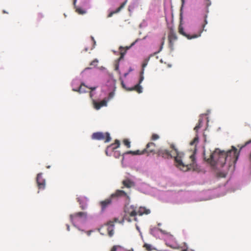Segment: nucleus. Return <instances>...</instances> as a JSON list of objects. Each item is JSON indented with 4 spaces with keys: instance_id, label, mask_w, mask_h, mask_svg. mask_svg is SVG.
Masks as SVG:
<instances>
[{
    "instance_id": "nucleus-33",
    "label": "nucleus",
    "mask_w": 251,
    "mask_h": 251,
    "mask_svg": "<svg viewBox=\"0 0 251 251\" xmlns=\"http://www.w3.org/2000/svg\"><path fill=\"white\" fill-rule=\"evenodd\" d=\"M206 4L207 6L210 5L211 2L209 0H206Z\"/></svg>"
},
{
    "instance_id": "nucleus-26",
    "label": "nucleus",
    "mask_w": 251,
    "mask_h": 251,
    "mask_svg": "<svg viewBox=\"0 0 251 251\" xmlns=\"http://www.w3.org/2000/svg\"><path fill=\"white\" fill-rule=\"evenodd\" d=\"M98 60L97 59H95L93 60L90 64L91 66H96L98 65Z\"/></svg>"
},
{
    "instance_id": "nucleus-11",
    "label": "nucleus",
    "mask_w": 251,
    "mask_h": 251,
    "mask_svg": "<svg viewBox=\"0 0 251 251\" xmlns=\"http://www.w3.org/2000/svg\"><path fill=\"white\" fill-rule=\"evenodd\" d=\"M42 173H39L36 177V182L39 189H44L46 186L45 179L43 177Z\"/></svg>"
},
{
    "instance_id": "nucleus-41",
    "label": "nucleus",
    "mask_w": 251,
    "mask_h": 251,
    "mask_svg": "<svg viewBox=\"0 0 251 251\" xmlns=\"http://www.w3.org/2000/svg\"><path fill=\"white\" fill-rule=\"evenodd\" d=\"M3 12L4 13H7V12H6L5 10H3Z\"/></svg>"
},
{
    "instance_id": "nucleus-20",
    "label": "nucleus",
    "mask_w": 251,
    "mask_h": 251,
    "mask_svg": "<svg viewBox=\"0 0 251 251\" xmlns=\"http://www.w3.org/2000/svg\"><path fill=\"white\" fill-rule=\"evenodd\" d=\"M88 88V87L86 86L84 83H81L79 87L78 90L73 89V91L78 92L80 93L86 92V89Z\"/></svg>"
},
{
    "instance_id": "nucleus-25",
    "label": "nucleus",
    "mask_w": 251,
    "mask_h": 251,
    "mask_svg": "<svg viewBox=\"0 0 251 251\" xmlns=\"http://www.w3.org/2000/svg\"><path fill=\"white\" fill-rule=\"evenodd\" d=\"M159 138V136L156 134H153L151 136V139L152 140H156Z\"/></svg>"
},
{
    "instance_id": "nucleus-15",
    "label": "nucleus",
    "mask_w": 251,
    "mask_h": 251,
    "mask_svg": "<svg viewBox=\"0 0 251 251\" xmlns=\"http://www.w3.org/2000/svg\"><path fill=\"white\" fill-rule=\"evenodd\" d=\"M77 201L80 204V207L82 209H84L87 207V202L88 199L87 198L84 197H80L77 198Z\"/></svg>"
},
{
    "instance_id": "nucleus-37",
    "label": "nucleus",
    "mask_w": 251,
    "mask_h": 251,
    "mask_svg": "<svg viewBox=\"0 0 251 251\" xmlns=\"http://www.w3.org/2000/svg\"><path fill=\"white\" fill-rule=\"evenodd\" d=\"M118 69H119V66H118V65H117L116 66L115 70H118Z\"/></svg>"
},
{
    "instance_id": "nucleus-8",
    "label": "nucleus",
    "mask_w": 251,
    "mask_h": 251,
    "mask_svg": "<svg viewBox=\"0 0 251 251\" xmlns=\"http://www.w3.org/2000/svg\"><path fill=\"white\" fill-rule=\"evenodd\" d=\"M169 46L173 50L175 43L177 40V37L176 33L173 30H171L168 34Z\"/></svg>"
},
{
    "instance_id": "nucleus-31",
    "label": "nucleus",
    "mask_w": 251,
    "mask_h": 251,
    "mask_svg": "<svg viewBox=\"0 0 251 251\" xmlns=\"http://www.w3.org/2000/svg\"><path fill=\"white\" fill-rule=\"evenodd\" d=\"M118 247H120V246H114L112 248L111 251H116Z\"/></svg>"
},
{
    "instance_id": "nucleus-5",
    "label": "nucleus",
    "mask_w": 251,
    "mask_h": 251,
    "mask_svg": "<svg viewBox=\"0 0 251 251\" xmlns=\"http://www.w3.org/2000/svg\"><path fill=\"white\" fill-rule=\"evenodd\" d=\"M203 123V120L202 118H200L199 120V122L196 126L194 127V130L195 131L196 134L195 138L193 140L190 142V144L191 146H194V151L193 152H195V154L196 152V145L199 142V136L198 135V130L200 128L202 127Z\"/></svg>"
},
{
    "instance_id": "nucleus-38",
    "label": "nucleus",
    "mask_w": 251,
    "mask_h": 251,
    "mask_svg": "<svg viewBox=\"0 0 251 251\" xmlns=\"http://www.w3.org/2000/svg\"><path fill=\"white\" fill-rule=\"evenodd\" d=\"M67 230H68V231H69V230H70V227H69V226L68 225L67 226Z\"/></svg>"
},
{
    "instance_id": "nucleus-19",
    "label": "nucleus",
    "mask_w": 251,
    "mask_h": 251,
    "mask_svg": "<svg viewBox=\"0 0 251 251\" xmlns=\"http://www.w3.org/2000/svg\"><path fill=\"white\" fill-rule=\"evenodd\" d=\"M150 209H147L145 207H140L138 210L137 214H138L140 216L142 215L143 214H148L150 213Z\"/></svg>"
},
{
    "instance_id": "nucleus-14",
    "label": "nucleus",
    "mask_w": 251,
    "mask_h": 251,
    "mask_svg": "<svg viewBox=\"0 0 251 251\" xmlns=\"http://www.w3.org/2000/svg\"><path fill=\"white\" fill-rule=\"evenodd\" d=\"M122 183L124 186V187H122V188H124V187L127 188H130L134 187L135 186L134 182L129 178H126L123 180Z\"/></svg>"
},
{
    "instance_id": "nucleus-30",
    "label": "nucleus",
    "mask_w": 251,
    "mask_h": 251,
    "mask_svg": "<svg viewBox=\"0 0 251 251\" xmlns=\"http://www.w3.org/2000/svg\"><path fill=\"white\" fill-rule=\"evenodd\" d=\"M144 247H145L148 251H151V246L150 245L145 244L144 245Z\"/></svg>"
},
{
    "instance_id": "nucleus-17",
    "label": "nucleus",
    "mask_w": 251,
    "mask_h": 251,
    "mask_svg": "<svg viewBox=\"0 0 251 251\" xmlns=\"http://www.w3.org/2000/svg\"><path fill=\"white\" fill-rule=\"evenodd\" d=\"M93 105L94 108L97 109H100L102 106H105L107 105V101L105 100H103L100 102H97L95 100H93Z\"/></svg>"
},
{
    "instance_id": "nucleus-43",
    "label": "nucleus",
    "mask_w": 251,
    "mask_h": 251,
    "mask_svg": "<svg viewBox=\"0 0 251 251\" xmlns=\"http://www.w3.org/2000/svg\"><path fill=\"white\" fill-rule=\"evenodd\" d=\"M50 168V166H47V168H48V169H49V168Z\"/></svg>"
},
{
    "instance_id": "nucleus-27",
    "label": "nucleus",
    "mask_w": 251,
    "mask_h": 251,
    "mask_svg": "<svg viewBox=\"0 0 251 251\" xmlns=\"http://www.w3.org/2000/svg\"><path fill=\"white\" fill-rule=\"evenodd\" d=\"M75 11L76 12L80 14H83L85 13V12L84 10H83L81 8L78 7L76 8Z\"/></svg>"
},
{
    "instance_id": "nucleus-6",
    "label": "nucleus",
    "mask_w": 251,
    "mask_h": 251,
    "mask_svg": "<svg viewBox=\"0 0 251 251\" xmlns=\"http://www.w3.org/2000/svg\"><path fill=\"white\" fill-rule=\"evenodd\" d=\"M92 138L97 140H104L105 143L109 142L111 139L109 133L101 132L94 133L92 135Z\"/></svg>"
},
{
    "instance_id": "nucleus-24",
    "label": "nucleus",
    "mask_w": 251,
    "mask_h": 251,
    "mask_svg": "<svg viewBox=\"0 0 251 251\" xmlns=\"http://www.w3.org/2000/svg\"><path fill=\"white\" fill-rule=\"evenodd\" d=\"M123 143L127 148H129L130 147V142L128 139H124L123 141Z\"/></svg>"
},
{
    "instance_id": "nucleus-36",
    "label": "nucleus",
    "mask_w": 251,
    "mask_h": 251,
    "mask_svg": "<svg viewBox=\"0 0 251 251\" xmlns=\"http://www.w3.org/2000/svg\"><path fill=\"white\" fill-rule=\"evenodd\" d=\"M76 2V0H74L73 4L75 6Z\"/></svg>"
},
{
    "instance_id": "nucleus-40",
    "label": "nucleus",
    "mask_w": 251,
    "mask_h": 251,
    "mask_svg": "<svg viewBox=\"0 0 251 251\" xmlns=\"http://www.w3.org/2000/svg\"><path fill=\"white\" fill-rule=\"evenodd\" d=\"M132 71V69L131 68H129V72H131V71Z\"/></svg>"
},
{
    "instance_id": "nucleus-34",
    "label": "nucleus",
    "mask_w": 251,
    "mask_h": 251,
    "mask_svg": "<svg viewBox=\"0 0 251 251\" xmlns=\"http://www.w3.org/2000/svg\"><path fill=\"white\" fill-rule=\"evenodd\" d=\"M128 74V73H125L124 75V76L125 77H126Z\"/></svg>"
},
{
    "instance_id": "nucleus-39",
    "label": "nucleus",
    "mask_w": 251,
    "mask_h": 251,
    "mask_svg": "<svg viewBox=\"0 0 251 251\" xmlns=\"http://www.w3.org/2000/svg\"><path fill=\"white\" fill-rule=\"evenodd\" d=\"M136 42V41H135V42H133V43L131 44V46H133V45L135 44V42Z\"/></svg>"
},
{
    "instance_id": "nucleus-1",
    "label": "nucleus",
    "mask_w": 251,
    "mask_h": 251,
    "mask_svg": "<svg viewBox=\"0 0 251 251\" xmlns=\"http://www.w3.org/2000/svg\"><path fill=\"white\" fill-rule=\"evenodd\" d=\"M170 148L173 151H169L164 149H159L156 153L158 156H161L164 158L169 159L173 158L175 155V160L176 163V167L184 172L190 170H195L197 168V164L195 152H193L189 155L188 160L184 159L183 161L181 157L179 155L177 149L175 147L174 144L170 145Z\"/></svg>"
},
{
    "instance_id": "nucleus-13",
    "label": "nucleus",
    "mask_w": 251,
    "mask_h": 251,
    "mask_svg": "<svg viewBox=\"0 0 251 251\" xmlns=\"http://www.w3.org/2000/svg\"><path fill=\"white\" fill-rule=\"evenodd\" d=\"M156 145L153 142H150L146 145V148L144 149V151L149 155L150 153H155V149Z\"/></svg>"
},
{
    "instance_id": "nucleus-18",
    "label": "nucleus",
    "mask_w": 251,
    "mask_h": 251,
    "mask_svg": "<svg viewBox=\"0 0 251 251\" xmlns=\"http://www.w3.org/2000/svg\"><path fill=\"white\" fill-rule=\"evenodd\" d=\"M127 1V0H126L124 2H123L121 5H120V6L119 7H118L115 11H112L108 15V17L109 18V17H111L112 16V15L114 14H115V13H118L119 12H120L121 11V10L123 8L125 5L126 4V2Z\"/></svg>"
},
{
    "instance_id": "nucleus-9",
    "label": "nucleus",
    "mask_w": 251,
    "mask_h": 251,
    "mask_svg": "<svg viewBox=\"0 0 251 251\" xmlns=\"http://www.w3.org/2000/svg\"><path fill=\"white\" fill-rule=\"evenodd\" d=\"M113 199L110 196L107 199L100 202L99 205L101 208V211H104L106 208L110 206L112 203Z\"/></svg>"
},
{
    "instance_id": "nucleus-3",
    "label": "nucleus",
    "mask_w": 251,
    "mask_h": 251,
    "mask_svg": "<svg viewBox=\"0 0 251 251\" xmlns=\"http://www.w3.org/2000/svg\"><path fill=\"white\" fill-rule=\"evenodd\" d=\"M148 60H149V59H145L142 64V71L140 73V79L139 80V83L135 85L134 87L127 88L126 87V86L124 83V81H122L121 84H122V87L124 88H125L127 91L134 90V91H136L138 93H141L142 92V87L140 85V84L142 83V82L144 80L143 74H144V69L147 66V65L148 64Z\"/></svg>"
},
{
    "instance_id": "nucleus-32",
    "label": "nucleus",
    "mask_w": 251,
    "mask_h": 251,
    "mask_svg": "<svg viewBox=\"0 0 251 251\" xmlns=\"http://www.w3.org/2000/svg\"><path fill=\"white\" fill-rule=\"evenodd\" d=\"M97 88V86L88 87V88L90 89L91 90V91L95 90Z\"/></svg>"
},
{
    "instance_id": "nucleus-42",
    "label": "nucleus",
    "mask_w": 251,
    "mask_h": 251,
    "mask_svg": "<svg viewBox=\"0 0 251 251\" xmlns=\"http://www.w3.org/2000/svg\"><path fill=\"white\" fill-rule=\"evenodd\" d=\"M123 53H121V57H123Z\"/></svg>"
},
{
    "instance_id": "nucleus-4",
    "label": "nucleus",
    "mask_w": 251,
    "mask_h": 251,
    "mask_svg": "<svg viewBox=\"0 0 251 251\" xmlns=\"http://www.w3.org/2000/svg\"><path fill=\"white\" fill-rule=\"evenodd\" d=\"M207 16L205 15L204 17V23L202 25V29L200 30L199 31V34H195L192 36L190 35L189 34H188L186 33L184 31V29L183 26H182L181 24H180L178 26V32L182 35L183 36L186 37L188 39H192L193 38H196L198 37H200L201 35V33L203 31H206V30L204 29V27L205 26V25L207 24V21L206 20Z\"/></svg>"
},
{
    "instance_id": "nucleus-23",
    "label": "nucleus",
    "mask_w": 251,
    "mask_h": 251,
    "mask_svg": "<svg viewBox=\"0 0 251 251\" xmlns=\"http://www.w3.org/2000/svg\"><path fill=\"white\" fill-rule=\"evenodd\" d=\"M181 251H195L194 250L189 248L186 243H184Z\"/></svg>"
},
{
    "instance_id": "nucleus-7",
    "label": "nucleus",
    "mask_w": 251,
    "mask_h": 251,
    "mask_svg": "<svg viewBox=\"0 0 251 251\" xmlns=\"http://www.w3.org/2000/svg\"><path fill=\"white\" fill-rule=\"evenodd\" d=\"M87 217V213L79 212L70 215V219L72 223H75L81 219H85Z\"/></svg>"
},
{
    "instance_id": "nucleus-12",
    "label": "nucleus",
    "mask_w": 251,
    "mask_h": 251,
    "mask_svg": "<svg viewBox=\"0 0 251 251\" xmlns=\"http://www.w3.org/2000/svg\"><path fill=\"white\" fill-rule=\"evenodd\" d=\"M137 215V211L132 209L131 211H128L124 217V219L128 222H131L132 220L136 221V216Z\"/></svg>"
},
{
    "instance_id": "nucleus-16",
    "label": "nucleus",
    "mask_w": 251,
    "mask_h": 251,
    "mask_svg": "<svg viewBox=\"0 0 251 251\" xmlns=\"http://www.w3.org/2000/svg\"><path fill=\"white\" fill-rule=\"evenodd\" d=\"M106 226H107V230L108 234L110 237H112L114 235V222L109 221L106 224Z\"/></svg>"
},
{
    "instance_id": "nucleus-35",
    "label": "nucleus",
    "mask_w": 251,
    "mask_h": 251,
    "mask_svg": "<svg viewBox=\"0 0 251 251\" xmlns=\"http://www.w3.org/2000/svg\"><path fill=\"white\" fill-rule=\"evenodd\" d=\"M93 93H92V92L91 91V92H90V97L91 98H92V97H93Z\"/></svg>"
},
{
    "instance_id": "nucleus-29",
    "label": "nucleus",
    "mask_w": 251,
    "mask_h": 251,
    "mask_svg": "<svg viewBox=\"0 0 251 251\" xmlns=\"http://www.w3.org/2000/svg\"><path fill=\"white\" fill-rule=\"evenodd\" d=\"M165 37L164 36L162 37V41H161V46H160V50H161L162 48H163V46L165 43Z\"/></svg>"
},
{
    "instance_id": "nucleus-10",
    "label": "nucleus",
    "mask_w": 251,
    "mask_h": 251,
    "mask_svg": "<svg viewBox=\"0 0 251 251\" xmlns=\"http://www.w3.org/2000/svg\"><path fill=\"white\" fill-rule=\"evenodd\" d=\"M110 197L113 199H117L120 198H129V196L127 194L124 190H117L114 193L110 195Z\"/></svg>"
},
{
    "instance_id": "nucleus-21",
    "label": "nucleus",
    "mask_w": 251,
    "mask_h": 251,
    "mask_svg": "<svg viewBox=\"0 0 251 251\" xmlns=\"http://www.w3.org/2000/svg\"><path fill=\"white\" fill-rule=\"evenodd\" d=\"M126 154H130L133 155H141L146 153L145 151H144V149L142 151L137 150L135 151H128L126 152Z\"/></svg>"
},
{
    "instance_id": "nucleus-2",
    "label": "nucleus",
    "mask_w": 251,
    "mask_h": 251,
    "mask_svg": "<svg viewBox=\"0 0 251 251\" xmlns=\"http://www.w3.org/2000/svg\"><path fill=\"white\" fill-rule=\"evenodd\" d=\"M246 146L245 144L241 146L240 150ZM240 151H238L234 146H232L231 149L226 152L221 151L217 149L211 154L210 157L207 159V161L212 166L217 165L222 167L224 166L226 162H228V165L230 166L235 164L238 159Z\"/></svg>"
},
{
    "instance_id": "nucleus-28",
    "label": "nucleus",
    "mask_w": 251,
    "mask_h": 251,
    "mask_svg": "<svg viewBox=\"0 0 251 251\" xmlns=\"http://www.w3.org/2000/svg\"><path fill=\"white\" fill-rule=\"evenodd\" d=\"M114 95H115L114 91H112V92H111L110 93H109V94L108 95V100H110V99H112L114 97Z\"/></svg>"
},
{
    "instance_id": "nucleus-22",
    "label": "nucleus",
    "mask_w": 251,
    "mask_h": 251,
    "mask_svg": "<svg viewBox=\"0 0 251 251\" xmlns=\"http://www.w3.org/2000/svg\"><path fill=\"white\" fill-rule=\"evenodd\" d=\"M120 142L119 141V140H116L115 141V143H113V144H112L110 146H109L108 147V148H112V149L114 150V149H117L118 148H119L120 147Z\"/></svg>"
}]
</instances>
